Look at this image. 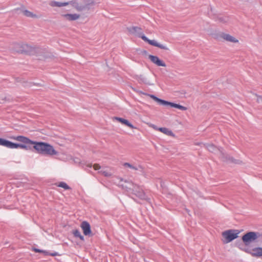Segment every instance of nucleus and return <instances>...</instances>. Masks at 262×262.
<instances>
[{
    "label": "nucleus",
    "instance_id": "f257e3e1",
    "mask_svg": "<svg viewBox=\"0 0 262 262\" xmlns=\"http://www.w3.org/2000/svg\"><path fill=\"white\" fill-rule=\"evenodd\" d=\"M11 139L26 144L33 145V148L37 153L40 154L54 156L58 154L54 147L48 143L33 141L23 136L11 137Z\"/></svg>",
    "mask_w": 262,
    "mask_h": 262
},
{
    "label": "nucleus",
    "instance_id": "f03ea898",
    "mask_svg": "<svg viewBox=\"0 0 262 262\" xmlns=\"http://www.w3.org/2000/svg\"><path fill=\"white\" fill-rule=\"evenodd\" d=\"M240 233L239 231L237 230H228L222 233V236L223 237V242L225 244H227L238 237V234Z\"/></svg>",
    "mask_w": 262,
    "mask_h": 262
},
{
    "label": "nucleus",
    "instance_id": "7ed1b4c3",
    "mask_svg": "<svg viewBox=\"0 0 262 262\" xmlns=\"http://www.w3.org/2000/svg\"><path fill=\"white\" fill-rule=\"evenodd\" d=\"M260 234L256 232H249L245 234L242 237V241L246 246L250 245L255 241L259 237Z\"/></svg>",
    "mask_w": 262,
    "mask_h": 262
},
{
    "label": "nucleus",
    "instance_id": "20e7f679",
    "mask_svg": "<svg viewBox=\"0 0 262 262\" xmlns=\"http://www.w3.org/2000/svg\"><path fill=\"white\" fill-rule=\"evenodd\" d=\"M150 98H151L153 100L157 102L158 103H159L161 105H169L170 106L172 107H175L177 108H178L179 110H182V111H186L187 110V107L183 106L181 105L174 103L172 102H168L161 99L158 98V97H156L154 95H149Z\"/></svg>",
    "mask_w": 262,
    "mask_h": 262
},
{
    "label": "nucleus",
    "instance_id": "39448f33",
    "mask_svg": "<svg viewBox=\"0 0 262 262\" xmlns=\"http://www.w3.org/2000/svg\"><path fill=\"white\" fill-rule=\"evenodd\" d=\"M0 145L5 146L7 148L15 149L20 148L21 149H27L28 147L24 144H18L11 142L8 140L0 138Z\"/></svg>",
    "mask_w": 262,
    "mask_h": 262
},
{
    "label": "nucleus",
    "instance_id": "423d86ee",
    "mask_svg": "<svg viewBox=\"0 0 262 262\" xmlns=\"http://www.w3.org/2000/svg\"><path fill=\"white\" fill-rule=\"evenodd\" d=\"M244 251L252 256L257 257H262V247H256L251 249H245Z\"/></svg>",
    "mask_w": 262,
    "mask_h": 262
},
{
    "label": "nucleus",
    "instance_id": "0eeeda50",
    "mask_svg": "<svg viewBox=\"0 0 262 262\" xmlns=\"http://www.w3.org/2000/svg\"><path fill=\"white\" fill-rule=\"evenodd\" d=\"M80 227L83 231V234L87 235H91L92 231L90 224L86 221H83L80 225Z\"/></svg>",
    "mask_w": 262,
    "mask_h": 262
},
{
    "label": "nucleus",
    "instance_id": "6e6552de",
    "mask_svg": "<svg viewBox=\"0 0 262 262\" xmlns=\"http://www.w3.org/2000/svg\"><path fill=\"white\" fill-rule=\"evenodd\" d=\"M81 1L82 2L81 8H82V11L90 10L91 7L95 4L94 0H81Z\"/></svg>",
    "mask_w": 262,
    "mask_h": 262
},
{
    "label": "nucleus",
    "instance_id": "1a4fd4ad",
    "mask_svg": "<svg viewBox=\"0 0 262 262\" xmlns=\"http://www.w3.org/2000/svg\"><path fill=\"white\" fill-rule=\"evenodd\" d=\"M14 47L15 49H36V48L29 46L28 44L24 43L23 42L14 43Z\"/></svg>",
    "mask_w": 262,
    "mask_h": 262
},
{
    "label": "nucleus",
    "instance_id": "9d476101",
    "mask_svg": "<svg viewBox=\"0 0 262 262\" xmlns=\"http://www.w3.org/2000/svg\"><path fill=\"white\" fill-rule=\"evenodd\" d=\"M149 58L154 63L156 64L158 66L166 67L165 63L160 60L157 56L153 55H149Z\"/></svg>",
    "mask_w": 262,
    "mask_h": 262
},
{
    "label": "nucleus",
    "instance_id": "9b49d317",
    "mask_svg": "<svg viewBox=\"0 0 262 262\" xmlns=\"http://www.w3.org/2000/svg\"><path fill=\"white\" fill-rule=\"evenodd\" d=\"M127 29L130 34L135 35L138 37L139 36V34L142 32V29L136 26L128 27Z\"/></svg>",
    "mask_w": 262,
    "mask_h": 262
},
{
    "label": "nucleus",
    "instance_id": "f8f14e48",
    "mask_svg": "<svg viewBox=\"0 0 262 262\" xmlns=\"http://www.w3.org/2000/svg\"><path fill=\"white\" fill-rule=\"evenodd\" d=\"M113 119V120H116V121L119 122L121 124H124V125L130 127V128H136L126 119H123L122 118H120V117H114Z\"/></svg>",
    "mask_w": 262,
    "mask_h": 262
},
{
    "label": "nucleus",
    "instance_id": "ddd939ff",
    "mask_svg": "<svg viewBox=\"0 0 262 262\" xmlns=\"http://www.w3.org/2000/svg\"><path fill=\"white\" fill-rule=\"evenodd\" d=\"M15 11L17 12L20 11L22 12L26 16L31 18L36 17L37 15L35 14H33L32 12L27 10H25L24 8H17L14 10Z\"/></svg>",
    "mask_w": 262,
    "mask_h": 262
},
{
    "label": "nucleus",
    "instance_id": "4468645a",
    "mask_svg": "<svg viewBox=\"0 0 262 262\" xmlns=\"http://www.w3.org/2000/svg\"><path fill=\"white\" fill-rule=\"evenodd\" d=\"M68 3H70V4H71L77 11H82V8H81L82 2L81 0L80 2L78 0H72L68 2Z\"/></svg>",
    "mask_w": 262,
    "mask_h": 262
},
{
    "label": "nucleus",
    "instance_id": "2eb2a0df",
    "mask_svg": "<svg viewBox=\"0 0 262 262\" xmlns=\"http://www.w3.org/2000/svg\"><path fill=\"white\" fill-rule=\"evenodd\" d=\"M151 126H152L154 129H157L158 130L163 133V134H164L166 135L170 136H174L173 133L170 130L168 129L167 128H166V127L157 128L154 125H151Z\"/></svg>",
    "mask_w": 262,
    "mask_h": 262
},
{
    "label": "nucleus",
    "instance_id": "dca6fc26",
    "mask_svg": "<svg viewBox=\"0 0 262 262\" xmlns=\"http://www.w3.org/2000/svg\"><path fill=\"white\" fill-rule=\"evenodd\" d=\"M221 36L223 39L229 42H237L238 41L235 37L229 34L223 33Z\"/></svg>",
    "mask_w": 262,
    "mask_h": 262
},
{
    "label": "nucleus",
    "instance_id": "f3484780",
    "mask_svg": "<svg viewBox=\"0 0 262 262\" xmlns=\"http://www.w3.org/2000/svg\"><path fill=\"white\" fill-rule=\"evenodd\" d=\"M148 43L154 47H158L160 48L161 49H168L167 47L164 46L162 44H161L160 43H158L156 40H150L149 39L148 41Z\"/></svg>",
    "mask_w": 262,
    "mask_h": 262
},
{
    "label": "nucleus",
    "instance_id": "a211bd4d",
    "mask_svg": "<svg viewBox=\"0 0 262 262\" xmlns=\"http://www.w3.org/2000/svg\"><path fill=\"white\" fill-rule=\"evenodd\" d=\"M63 16L66 18L67 19L70 21L75 20L78 19L80 17V15L77 14H66L63 15Z\"/></svg>",
    "mask_w": 262,
    "mask_h": 262
},
{
    "label": "nucleus",
    "instance_id": "6ab92c4d",
    "mask_svg": "<svg viewBox=\"0 0 262 262\" xmlns=\"http://www.w3.org/2000/svg\"><path fill=\"white\" fill-rule=\"evenodd\" d=\"M69 4H70V3L68 2H59L56 1H52L51 2L50 5L52 7H61L63 6H66Z\"/></svg>",
    "mask_w": 262,
    "mask_h": 262
},
{
    "label": "nucleus",
    "instance_id": "aec40b11",
    "mask_svg": "<svg viewBox=\"0 0 262 262\" xmlns=\"http://www.w3.org/2000/svg\"><path fill=\"white\" fill-rule=\"evenodd\" d=\"M33 251H35V252L42 253L45 255H51V256H56L58 255V253L57 252L50 253L47 251L37 249V248H34Z\"/></svg>",
    "mask_w": 262,
    "mask_h": 262
},
{
    "label": "nucleus",
    "instance_id": "412c9836",
    "mask_svg": "<svg viewBox=\"0 0 262 262\" xmlns=\"http://www.w3.org/2000/svg\"><path fill=\"white\" fill-rule=\"evenodd\" d=\"M207 149L211 152L216 153L220 151V149L213 144H207L206 145Z\"/></svg>",
    "mask_w": 262,
    "mask_h": 262
},
{
    "label": "nucleus",
    "instance_id": "4be33fe9",
    "mask_svg": "<svg viewBox=\"0 0 262 262\" xmlns=\"http://www.w3.org/2000/svg\"><path fill=\"white\" fill-rule=\"evenodd\" d=\"M72 233L75 237H78L82 241L84 240L83 236L81 235L80 232L78 230H74L72 231Z\"/></svg>",
    "mask_w": 262,
    "mask_h": 262
},
{
    "label": "nucleus",
    "instance_id": "5701e85b",
    "mask_svg": "<svg viewBox=\"0 0 262 262\" xmlns=\"http://www.w3.org/2000/svg\"><path fill=\"white\" fill-rule=\"evenodd\" d=\"M216 20L219 21L221 23H226L228 20V18L227 17H224L221 16H217L216 18Z\"/></svg>",
    "mask_w": 262,
    "mask_h": 262
},
{
    "label": "nucleus",
    "instance_id": "b1692460",
    "mask_svg": "<svg viewBox=\"0 0 262 262\" xmlns=\"http://www.w3.org/2000/svg\"><path fill=\"white\" fill-rule=\"evenodd\" d=\"M58 186H59L60 187H62L66 190H68V189H70V187L64 182H60L58 185Z\"/></svg>",
    "mask_w": 262,
    "mask_h": 262
},
{
    "label": "nucleus",
    "instance_id": "393cba45",
    "mask_svg": "<svg viewBox=\"0 0 262 262\" xmlns=\"http://www.w3.org/2000/svg\"><path fill=\"white\" fill-rule=\"evenodd\" d=\"M123 166H124V167H128V168H131V169H133L136 170H138V168H137L136 167H135V166H133V165H131V164H129V163H124L123 164Z\"/></svg>",
    "mask_w": 262,
    "mask_h": 262
},
{
    "label": "nucleus",
    "instance_id": "a878e982",
    "mask_svg": "<svg viewBox=\"0 0 262 262\" xmlns=\"http://www.w3.org/2000/svg\"><path fill=\"white\" fill-rule=\"evenodd\" d=\"M139 37L141 38L144 41L148 42L149 39L142 33L139 34Z\"/></svg>",
    "mask_w": 262,
    "mask_h": 262
},
{
    "label": "nucleus",
    "instance_id": "bb28decb",
    "mask_svg": "<svg viewBox=\"0 0 262 262\" xmlns=\"http://www.w3.org/2000/svg\"><path fill=\"white\" fill-rule=\"evenodd\" d=\"M99 172L107 177H110L112 176V174L110 172L105 170H101Z\"/></svg>",
    "mask_w": 262,
    "mask_h": 262
},
{
    "label": "nucleus",
    "instance_id": "cd10ccee",
    "mask_svg": "<svg viewBox=\"0 0 262 262\" xmlns=\"http://www.w3.org/2000/svg\"><path fill=\"white\" fill-rule=\"evenodd\" d=\"M136 195L139 197L141 199H144L145 198V193L143 191H141L138 192V193H136Z\"/></svg>",
    "mask_w": 262,
    "mask_h": 262
},
{
    "label": "nucleus",
    "instance_id": "c85d7f7f",
    "mask_svg": "<svg viewBox=\"0 0 262 262\" xmlns=\"http://www.w3.org/2000/svg\"><path fill=\"white\" fill-rule=\"evenodd\" d=\"M93 168L94 169V170H99L101 168V166L100 165V164H97V163L94 164L93 165Z\"/></svg>",
    "mask_w": 262,
    "mask_h": 262
},
{
    "label": "nucleus",
    "instance_id": "c756f323",
    "mask_svg": "<svg viewBox=\"0 0 262 262\" xmlns=\"http://www.w3.org/2000/svg\"><path fill=\"white\" fill-rule=\"evenodd\" d=\"M87 166L89 167H91L92 166L91 164H88Z\"/></svg>",
    "mask_w": 262,
    "mask_h": 262
}]
</instances>
